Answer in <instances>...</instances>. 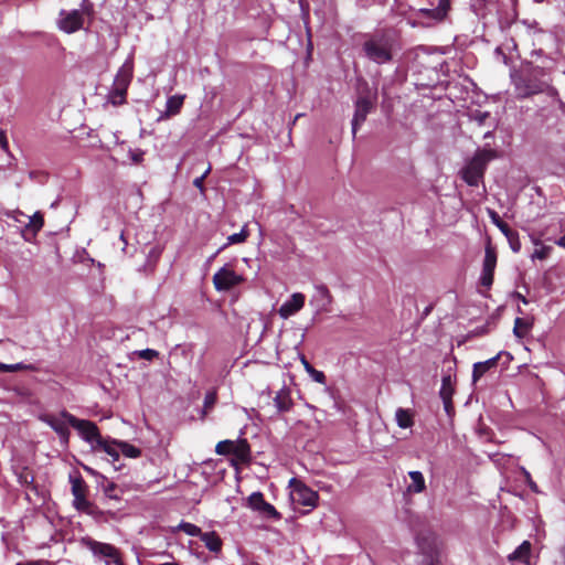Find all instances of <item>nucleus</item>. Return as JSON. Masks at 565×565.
Returning a JSON list of instances; mask_svg holds the SVG:
<instances>
[{"instance_id": "de8ad7c7", "label": "nucleus", "mask_w": 565, "mask_h": 565, "mask_svg": "<svg viewBox=\"0 0 565 565\" xmlns=\"http://www.w3.org/2000/svg\"><path fill=\"white\" fill-rule=\"evenodd\" d=\"M300 361H301L306 372H308L312 367V365L308 362V360L306 359L305 355L300 356Z\"/></svg>"}, {"instance_id": "5fc2aeb1", "label": "nucleus", "mask_w": 565, "mask_h": 565, "mask_svg": "<svg viewBox=\"0 0 565 565\" xmlns=\"http://www.w3.org/2000/svg\"><path fill=\"white\" fill-rule=\"evenodd\" d=\"M483 138H484V139L493 138V132H492V131H487V132L483 135Z\"/></svg>"}, {"instance_id": "39448f33", "label": "nucleus", "mask_w": 565, "mask_h": 565, "mask_svg": "<svg viewBox=\"0 0 565 565\" xmlns=\"http://www.w3.org/2000/svg\"><path fill=\"white\" fill-rule=\"evenodd\" d=\"M289 486L291 488L290 499L294 503L309 508H313L316 505L318 500L317 492L295 478L290 480Z\"/></svg>"}, {"instance_id": "cd10ccee", "label": "nucleus", "mask_w": 565, "mask_h": 565, "mask_svg": "<svg viewBox=\"0 0 565 565\" xmlns=\"http://www.w3.org/2000/svg\"><path fill=\"white\" fill-rule=\"evenodd\" d=\"M120 447V454H122L127 458H138L141 455V450L134 445L120 440V444H118Z\"/></svg>"}, {"instance_id": "864d4df0", "label": "nucleus", "mask_w": 565, "mask_h": 565, "mask_svg": "<svg viewBox=\"0 0 565 565\" xmlns=\"http://www.w3.org/2000/svg\"><path fill=\"white\" fill-rule=\"evenodd\" d=\"M159 254H160V252H159L158 249H156V248H152V249L150 250V256H153V257H156V258L159 256Z\"/></svg>"}, {"instance_id": "f03ea898", "label": "nucleus", "mask_w": 565, "mask_h": 565, "mask_svg": "<svg viewBox=\"0 0 565 565\" xmlns=\"http://www.w3.org/2000/svg\"><path fill=\"white\" fill-rule=\"evenodd\" d=\"M392 41L386 38H371L363 44L365 56L376 64H384L392 60Z\"/></svg>"}, {"instance_id": "72a5a7b5", "label": "nucleus", "mask_w": 565, "mask_h": 565, "mask_svg": "<svg viewBox=\"0 0 565 565\" xmlns=\"http://www.w3.org/2000/svg\"><path fill=\"white\" fill-rule=\"evenodd\" d=\"M178 530H180L191 536H200L202 533V531L199 526H196L195 524L189 523V522H181L178 525Z\"/></svg>"}, {"instance_id": "20e7f679", "label": "nucleus", "mask_w": 565, "mask_h": 565, "mask_svg": "<svg viewBox=\"0 0 565 565\" xmlns=\"http://www.w3.org/2000/svg\"><path fill=\"white\" fill-rule=\"evenodd\" d=\"M64 416L68 418L70 425L78 431L81 437L92 445L93 449L94 446H97L98 441L102 440L103 437L100 436L95 423L86 419H78L74 415Z\"/></svg>"}, {"instance_id": "49530a36", "label": "nucleus", "mask_w": 565, "mask_h": 565, "mask_svg": "<svg viewBox=\"0 0 565 565\" xmlns=\"http://www.w3.org/2000/svg\"><path fill=\"white\" fill-rule=\"evenodd\" d=\"M15 565H49V563L44 562V561H33V562L18 563Z\"/></svg>"}, {"instance_id": "1a4fd4ad", "label": "nucleus", "mask_w": 565, "mask_h": 565, "mask_svg": "<svg viewBox=\"0 0 565 565\" xmlns=\"http://www.w3.org/2000/svg\"><path fill=\"white\" fill-rule=\"evenodd\" d=\"M247 507L254 511H257L262 516L267 519H280V514L274 505L264 500L262 492H253L247 498Z\"/></svg>"}, {"instance_id": "2eb2a0df", "label": "nucleus", "mask_w": 565, "mask_h": 565, "mask_svg": "<svg viewBox=\"0 0 565 565\" xmlns=\"http://www.w3.org/2000/svg\"><path fill=\"white\" fill-rule=\"evenodd\" d=\"M373 107L372 102L367 97H359L355 103V111L352 119V134L355 136L358 128L364 122L366 116Z\"/></svg>"}, {"instance_id": "c756f323", "label": "nucleus", "mask_w": 565, "mask_h": 565, "mask_svg": "<svg viewBox=\"0 0 565 565\" xmlns=\"http://www.w3.org/2000/svg\"><path fill=\"white\" fill-rule=\"evenodd\" d=\"M533 243L536 246H540V247L536 248L534 250V253L531 255L532 260H535V259H540V260L546 259L550 256L551 252H552V247L551 246H546V245H542L540 243V241H537V239H534Z\"/></svg>"}, {"instance_id": "4c0bfd02", "label": "nucleus", "mask_w": 565, "mask_h": 565, "mask_svg": "<svg viewBox=\"0 0 565 565\" xmlns=\"http://www.w3.org/2000/svg\"><path fill=\"white\" fill-rule=\"evenodd\" d=\"M307 373L310 375V377L315 382L320 383V384L326 383V375L322 371H318L312 366Z\"/></svg>"}, {"instance_id": "bb28decb", "label": "nucleus", "mask_w": 565, "mask_h": 565, "mask_svg": "<svg viewBox=\"0 0 565 565\" xmlns=\"http://www.w3.org/2000/svg\"><path fill=\"white\" fill-rule=\"evenodd\" d=\"M414 415L411 409L397 408L395 419L401 428H409L414 424Z\"/></svg>"}, {"instance_id": "a19ab883", "label": "nucleus", "mask_w": 565, "mask_h": 565, "mask_svg": "<svg viewBox=\"0 0 565 565\" xmlns=\"http://www.w3.org/2000/svg\"><path fill=\"white\" fill-rule=\"evenodd\" d=\"M9 216L21 224L24 223V220L28 217V215L21 211H13Z\"/></svg>"}, {"instance_id": "a211bd4d", "label": "nucleus", "mask_w": 565, "mask_h": 565, "mask_svg": "<svg viewBox=\"0 0 565 565\" xmlns=\"http://www.w3.org/2000/svg\"><path fill=\"white\" fill-rule=\"evenodd\" d=\"M332 302V296L324 285L316 286V294L312 296L310 303L319 310H328Z\"/></svg>"}, {"instance_id": "a18cd8bd", "label": "nucleus", "mask_w": 565, "mask_h": 565, "mask_svg": "<svg viewBox=\"0 0 565 565\" xmlns=\"http://www.w3.org/2000/svg\"><path fill=\"white\" fill-rule=\"evenodd\" d=\"M488 117H489V113H486V111L484 113L479 111L475 116L476 120H478L479 124H482Z\"/></svg>"}, {"instance_id": "423d86ee", "label": "nucleus", "mask_w": 565, "mask_h": 565, "mask_svg": "<svg viewBox=\"0 0 565 565\" xmlns=\"http://www.w3.org/2000/svg\"><path fill=\"white\" fill-rule=\"evenodd\" d=\"M64 415H72L71 413L63 411L58 415L44 414L40 416V419L49 425L60 437L62 444L67 445L70 439V423L68 418Z\"/></svg>"}, {"instance_id": "7c9ffc66", "label": "nucleus", "mask_w": 565, "mask_h": 565, "mask_svg": "<svg viewBox=\"0 0 565 565\" xmlns=\"http://www.w3.org/2000/svg\"><path fill=\"white\" fill-rule=\"evenodd\" d=\"M488 215L491 218L492 223L502 232L503 235L511 231L509 225L500 218L499 214L495 211L488 210Z\"/></svg>"}, {"instance_id": "09e8293b", "label": "nucleus", "mask_w": 565, "mask_h": 565, "mask_svg": "<svg viewBox=\"0 0 565 565\" xmlns=\"http://www.w3.org/2000/svg\"><path fill=\"white\" fill-rule=\"evenodd\" d=\"M555 243H556V245H558L559 247H563L565 249V235L562 236L561 238H558Z\"/></svg>"}, {"instance_id": "f257e3e1", "label": "nucleus", "mask_w": 565, "mask_h": 565, "mask_svg": "<svg viewBox=\"0 0 565 565\" xmlns=\"http://www.w3.org/2000/svg\"><path fill=\"white\" fill-rule=\"evenodd\" d=\"M494 158H497V151L493 149L478 150L462 169V179L471 186L478 185L483 178L487 164Z\"/></svg>"}, {"instance_id": "8fccbe9b", "label": "nucleus", "mask_w": 565, "mask_h": 565, "mask_svg": "<svg viewBox=\"0 0 565 565\" xmlns=\"http://www.w3.org/2000/svg\"><path fill=\"white\" fill-rule=\"evenodd\" d=\"M534 93H536V89H526V90H524V92H522L520 94H521L522 97H525V96H529V95L534 94Z\"/></svg>"}, {"instance_id": "f8f14e48", "label": "nucleus", "mask_w": 565, "mask_h": 565, "mask_svg": "<svg viewBox=\"0 0 565 565\" xmlns=\"http://www.w3.org/2000/svg\"><path fill=\"white\" fill-rule=\"evenodd\" d=\"M450 4L451 0H433L430 7L420 9L419 13L435 21H443L450 10Z\"/></svg>"}, {"instance_id": "6ab92c4d", "label": "nucleus", "mask_w": 565, "mask_h": 565, "mask_svg": "<svg viewBox=\"0 0 565 565\" xmlns=\"http://www.w3.org/2000/svg\"><path fill=\"white\" fill-rule=\"evenodd\" d=\"M274 404L278 412H289L294 405L290 390L286 386L280 388L274 397Z\"/></svg>"}, {"instance_id": "6e6d98bb", "label": "nucleus", "mask_w": 565, "mask_h": 565, "mask_svg": "<svg viewBox=\"0 0 565 565\" xmlns=\"http://www.w3.org/2000/svg\"><path fill=\"white\" fill-rule=\"evenodd\" d=\"M428 565H439V564L437 561L436 562L431 561Z\"/></svg>"}, {"instance_id": "f704fd0d", "label": "nucleus", "mask_w": 565, "mask_h": 565, "mask_svg": "<svg viewBox=\"0 0 565 565\" xmlns=\"http://www.w3.org/2000/svg\"><path fill=\"white\" fill-rule=\"evenodd\" d=\"M106 484H103V491L106 497L114 500H119V495L117 493V486L114 482L105 481Z\"/></svg>"}, {"instance_id": "c03bdc74", "label": "nucleus", "mask_w": 565, "mask_h": 565, "mask_svg": "<svg viewBox=\"0 0 565 565\" xmlns=\"http://www.w3.org/2000/svg\"><path fill=\"white\" fill-rule=\"evenodd\" d=\"M84 470H85L86 472H88L89 475H92V476H94V477L99 478L102 481H106V477H105V476H103V475H100V473H98V472H97L96 470H94L93 468L87 467V466H84Z\"/></svg>"}, {"instance_id": "37998d69", "label": "nucleus", "mask_w": 565, "mask_h": 565, "mask_svg": "<svg viewBox=\"0 0 565 565\" xmlns=\"http://www.w3.org/2000/svg\"><path fill=\"white\" fill-rule=\"evenodd\" d=\"M215 401H216L215 393H209V394H206V396L204 398V406L206 408H210L214 405Z\"/></svg>"}, {"instance_id": "5701e85b", "label": "nucleus", "mask_w": 565, "mask_h": 565, "mask_svg": "<svg viewBox=\"0 0 565 565\" xmlns=\"http://www.w3.org/2000/svg\"><path fill=\"white\" fill-rule=\"evenodd\" d=\"M500 358V353L487 361L477 362L473 364L472 371V381L476 383L483 374H486L490 369L495 367L498 364V360Z\"/></svg>"}, {"instance_id": "6e6552de", "label": "nucleus", "mask_w": 565, "mask_h": 565, "mask_svg": "<svg viewBox=\"0 0 565 565\" xmlns=\"http://www.w3.org/2000/svg\"><path fill=\"white\" fill-rule=\"evenodd\" d=\"M70 483L72 494L74 497L73 504L78 511H87L90 507L89 501L86 499L87 486L84 479L78 473L70 475Z\"/></svg>"}, {"instance_id": "dca6fc26", "label": "nucleus", "mask_w": 565, "mask_h": 565, "mask_svg": "<svg viewBox=\"0 0 565 565\" xmlns=\"http://www.w3.org/2000/svg\"><path fill=\"white\" fill-rule=\"evenodd\" d=\"M26 220L28 222L24 224L22 236L25 241H31L43 227L44 220L41 212H35L31 216L28 215Z\"/></svg>"}, {"instance_id": "4be33fe9", "label": "nucleus", "mask_w": 565, "mask_h": 565, "mask_svg": "<svg viewBox=\"0 0 565 565\" xmlns=\"http://www.w3.org/2000/svg\"><path fill=\"white\" fill-rule=\"evenodd\" d=\"M231 455L239 462H246L249 460L250 448L246 439L233 440Z\"/></svg>"}, {"instance_id": "0eeeda50", "label": "nucleus", "mask_w": 565, "mask_h": 565, "mask_svg": "<svg viewBox=\"0 0 565 565\" xmlns=\"http://www.w3.org/2000/svg\"><path fill=\"white\" fill-rule=\"evenodd\" d=\"M243 281L244 277L228 266H223L213 276V285L217 291H227Z\"/></svg>"}, {"instance_id": "3c124183", "label": "nucleus", "mask_w": 565, "mask_h": 565, "mask_svg": "<svg viewBox=\"0 0 565 565\" xmlns=\"http://www.w3.org/2000/svg\"><path fill=\"white\" fill-rule=\"evenodd\" d=\"M516 298L524 305H527V299L521 295V294H516Z\"/></svg>"}, {"instance_id": "a878e982", "label": "nucleus", "mask_w": 565, "mask_h": 565, "mask_svg": "<svg viewBox=\"0 0 565 565\" xmlns=\"http://www.w3.org/2000/svg\"><path fill=\"white\" fill-rule=\"evenodd\" d=\"M185 96L184 95H173L170 96L166 104V111L162 117H171L180 113Z\"/></svg>"}, {"instance_id": "c9c22d12", "label": "nucleus", "mask_w": 565, "mask_h": 565, "mask_svg": "<svg viewBox=\"0 0 565 565\" xmlns=\"http://www.w3.org/2000/svg\"><path fill=\"white\" fill-rule=\"evenodd\" d=\"M232 446H233V440H227V439L222 440V441L217 443V445L215 447V452L217 455H223V456L231 455Z\"/></svg>"}, {"instance_id": "ea45409f", "label": "nucleus", "mask_w": 565, "mask_h": 565, "mask_svg": "<svg viewBox=\"0 0 565 565\" xmlns=\"http://www.w3.org/2000/svg\"><path fill=\"white\" fill-rule=\"evenodd\" d=\"M9 145L6 132L0 129V150L8 153Z\"/></svg>"}, {"instance_id": "f3484780", "label": "nucleus", "mask_w": 565, "mask_h": 565, "mask_svg": "<svg viewBox=\"0 0 565 565\" xmlns=\"http://www.w3.org/2000/svg\"><path fill=\"white\" fill-rule=\"evenodd\" d=\"M530 558L531 543L529 541L522 542V544L508 556V559L512 565H530Z\"/></svg>"}, {"instance_id": "9d476101", "label": "nucleus", "mask_w": 565, "mask_h": 565, "mask_svg": "<svg viewBox=\"0 0 565 565\" xmlns=\"http://www.w3.org/2000/svg\"><path fill=\"white\" fill-rule=\"evenodd\" d=\"M86 545L95 555L107 558L106 565H121L117 550L113 545L94 540H88Z\"/></svg>"}, {"instance_id": "aec40b11", "label": "nucleus", "mask_w": 565, "mask_h": 565, "mask_svg": "<svg viewBox=\"0 0 565 565\" xmlns=\"http://www.w3.org/2000/svg\"><path fill=\"white\" fill-rule=\"evenodd\" d=\"M455 388L452 384V380L450 375L444 376L441 380V387L439 391V395L444 402V406L447 413L450 412L452 404L451 398L454 395Z\"/></svg>"}, {"instance_id": "603ef678", "label": "nucleus", "mask_w": 565, "mask_h": 565, "mask_svg": "<svg viewBox=\"0 0 565 565\" xmlns=\"http://www.w3.org/2000/svg\"><path fill=\"white\" fill-rule=\"evenodd\" d=\"M120 241H122V243H124L122 250L125 252L126 250V246H127V241H126V237H125L124 233L120 234Z\"/></svg>"}, {"instance_id": "4468645a", "label": "nucleus", "mask_w": 565, "mask_h": 565, "mask_svg": "<svg viewBox=\"0 0 565 565\" xmlns=\"http://www.w3.org/2000/svg\"><path fill=\"white\" fill-rule=\"evenodd\" d=\"M306 297L301 292H295L290 296L288 300H286L279 308L278 313L282 319H288L289 317L296 315L305 306Z\"/></svg>"}, {"instance_id": "e433bc0d", "label": "nucleus", "mask_w": 565, "mask_h": 565, "mask_svg": "<svg viewBox=\"0 0 565 565\" xmlns=\"http://www.w3.org/2000/svg\"><path fill=\"white\" fill-rule=\"evenodd\" d=\"M136 354L140 359H145V360L151 361V360L158 358L159 352L153 350V349H145V350L136 351Z\"/></svg>"}, {"instance_id": "c85d7f7f", "label": "nucleus", "mask_w": 565, "mask_h": 565, "mask_svg": "<svg viewBox=\"0 0 565 565\" xmlns=\"http://www.w3.org/2000/svg\"><path fill=\"white\" fill-rule=\"evenodd\" d=\"M248 235H249V233H248L246 226H243V228L241 230L239 233L232 234L227 237V243L223 247H221L218 249V252H221L228 245L239 244V243L245 242L247 239Z\"/></svg>"}, {"instance_id": "79ce46f5", "label": "nucleus", "mask_w": 565, "mask_h": 565, "mask_svg": "<svg viewBox=\"0 0 565 565\" xmlns=\"http://www.w3.org/2000/svg\"><path fill=\"white\" fill-rule=\"evenodd\" d=\"M21 369V364H3L0 363V371L3 372H13Z\"/></svg>"}, {"instance_id": "412c9836", "label": "nucleus", "mask_w": 565, "mask_h": 565, "mask_svg": "<svg viewBox=\"0 0 565 565\" xmlns=\"http://www.w3.org/2000/svg\"><path fill=\"white\" fill-rule=\"evenodd\" d=\"M118 444H120V440L102 438L97 446H94V449L105 451L108 456L111 457L113 461H117L120 456V447Z\"/></svg>"}, {"instance_id": "9b49d317", "label": "nucleus", "mask_w": 565, "mask_h": 565, "mask_svg": "<svg viewBox=\"0 0 565 565\" xmlns=\"http://www.w3.org/2000/svg\"><path fill=\"white\" fill-rule=\"evenodd\" d=\"M497 265V254L495 250L488 245L484 250V259L482 265L481 273V285L490 288L493 282L494 268Z\"/></svg>"}, {"instance_id": "58836bf2", "label": "nucleus", "mask_w": 565, "mask_h": 565, "mask_svg": "<svg viewBox=\"0 0 565 565\" xmlns=\"http://www.w3.org/2000/svg\"><path fill=\"white\" fill-rule=\"evenodd\" d=\"M210 171H211V167L209 166L207 169L204 171V173L201 177H198L193 180V185L195 188H198L201 192L204 191L203 183H204L206 175L210 173Z\"/></svg>"}, {"instance_id": "393cba45", "label": "nucleus", "mask_w": 565, "mask_h": 565, "mask_svg": "<svg viewBox=\"0 0 565 565\" xmlns=\"http://www.w3.org/2000/svg\"><path fill=\"white\" fill-rule=\"evenodd\" d=\"M200 539L204 543L205 547L209 551H211L213 553L221 552V550H222V540L217 535L216 532H214V531L204 532V533L202 532L201 535H200Z\"/></svg>"}, {"instance_id": "ddd939ff", "label": "nucleus", "mask_w": 565, "mask_h": 565, "mask_svg": "<svg viewBox=\"0 0 565 565\" xmlns=\"http://www.w3.org/2000/svg\"><path fill=\"white\" fill-rule=\"evenodd\" d=\"M58 26L66 33H73L83 26V14L78 10L62 11Z\"/></svg>"}, {"instance_id": "473e14b6", "label": "nucleus", "mask_w": 565, "mask_h": 565, "mask_svg": "<svg viewBox=\"0 0 565 565\" xmlns=\"http://www.w3.org/2000/svg\"><path fill=\"white\" fill-rule=\"evenodd\" d=\"M530 324L522 318H516L514 321L513 332L518 338H523L529 331Z\"/></svg>"}, {"instance_id": "b1692460", "label": "nucleus", "mask_w": 565, "mask_h": 565, "mask_svg": "<svg viewBox=\"0 0 565 565\" xmlns=\"http://www.w3.org/2000/svg\"><path fill=\"white\" fill-rule=\"evenodd\" d=\"M408 476L411 478V483L407 486L406 490L408 493H422L426 489V482L423 473L420 471H409Z\"/></svg>"}, {"instance_id": "2f4dec72", "label": "nucleus", "mask_w": 565, "mask_h": 565, "mask_svg": "<svg viewBox=\"0 0 565 565\" xmlns=\"http://www.w3.org/2000/svg\"><path fill=\"white\" fill-rule=\"evenodd\" d=\"M504 236L509 242L510 248L514 253H519L521 250V242L518 232L511 230L510 232L505 233Z\"/></svg>"}, {"instance_id": "7ed1b4c3", "label": "nucleus", "mask_w": 565, "mask_h": 565, "mask_svg": "<svg viewBox=\"0 0 565 565\" xmlns=\"http://www.w3.org/2000/svg\"><path fill=\"white\" fill-rule=\"evenodd\" d=\"M132 70L130 66L124 65L117 73L108 100L114 106L122 105L126 102L127 88L130 84Z\"/></svg>"}]
</instances>
